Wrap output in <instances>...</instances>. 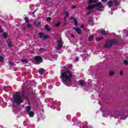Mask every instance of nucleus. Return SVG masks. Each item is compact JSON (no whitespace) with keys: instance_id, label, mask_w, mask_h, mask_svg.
Instances as JSON below:
<instances>
[{"instance_id":"nucleus-1","label":"nucleus","mask_w":128,"mask_h":128,"mask_svg":"<svg viewBox=\"0 0 128 128\" xmlns=\"http://www.w3.org/2000/svg\"><path fill=\"white\" fill-rule=\"evenodd\" d=\"M62 80L64 84L68 86H72V83L70 82V78H72V74L70 71L64 72L62 74Z\"/></svg>"},{"instance_id":"nucleus-2","label":"nucleus","mask_w":128,"mask_h":128,"mask_svg":"<svg viewBox=\"0 0 128 128\" xmlns=\"http://www.w3.org/2000/svg\"><path fill=\"white\" fill-rule=\"evenodd\" d=\"M20 94L22 96H24V86L22 87V91L21 92H16L14 94H13V100L15 104H20L22 102H24V100L22 98Z\"/></svg>"},{"instance_id":"nucleus-3","label":"nucleus","mask_w":128,"mask_h":128,"mask_svg":"<svg viewBox=\"0 0 128 128\" xmlns=\"http://www.w3.org/2000/svg\"><path fill=\"white\" fill-rule=\"evenodd\" d=\"M120 43L116 39H109L106 40L105 44L103 46L105 48H110L113 46H120Z\"/></svg>"},{"instance_id":"nucleus-4","label":"nucleus","mask_w":128,"mask_h":128,"mask_svg":"<svg viewBox=\"0 0 128 128\" xmlns=\"http://www.w3.org/2000/svg\"><path fill=\"white\" fill-rule=\"evenodd\" d=\"M94 8H98V10L100 12H102V8H104V6L102 5V4L101 3V2H96L95 4H94Z\"/></svg>"},{"instance_id":"nucleus-5","label":"nucleus","mask_w":128,"mask_h":128,"mask_svg":"<svg viewBox=\"0 0 128 128\" xmlns=\"http://www.w3.org/2000/svg\"><path fill=\"white\" fill-rule=\"evenodd\" d=\"M57 42H58V46L56 48L57 50H60L62 48V46L64 44V42H62V40L60 38H58L57 40Z\"/></svg>"},{"instance_id":"nucleus-6","label":"nucleus","mask_w":128,"mask_h":128,"mask_svg":"<svg viewBox=\"0 0 128 128\" xmlns=\"http://www.w3.org/2000/svg\"><path fill=\"white\" fill-rule=\"evenodd\" d=\"M34 59L36 64H41V62H42V58L40 56H34Z\"/></svg>"},{"instance_id":"nucleus-7","label":"nucleus","mask_w":128,"mask_h":128,"mask_svg":"<svg viewBox=\"0 0 128 128\" xmlns=\"http://www.w3.org/2000/svg\"><path fill=\"white\" fill-rule=\"evenodd\" d=\"M113 4L115 6H120V3L118 2L117 0H113Z\"/></svg>"},{"instance_id":"nucleus-8","label":"nucleus","mask_w":128,"mask_h":128,"mask_svg":"<svg viewBox=\"0 0 128 128\" xmlns=\"http://www.w3.org/2000/svg\"><path fill=\"white\" fill-rule=\"evenodd\" d=\"M94 5L93 4H90L89 6H88L87 7V10H94Z\"/></svg>"},{"instance_id":"nucleus-9","label":"nucleus","mask_w":128,"mask_h":128,"mask_svg":"<svg viewBox=\"0 0 128 128\" xmlns=\"http://www.w3.org/2000/svg\"><path fill=\"white\" fill-rule=\"evenodd\" d=\"M34 26H36V28H38V26H40V24H42V22H35L34 23Z\"/></svg>"},{"instance_id":"nucleus-10","label":"nucleus","mask_w":128,"mask_h":128,"mask_svg":"<svg viewBox=\"0 0 128 128\" xmlns=\"http://www.w3.org/2000/svg\"><path fill=\"white\" fill-rule=\"evenodd\" d=\"M27 114H28L30 118H34V111H30Z\"/></svg>"},{"instance_id":"nucleus-11","label":"nucleus","mask_w":128,"mask_h":128,"mask_svg":"<svg viewBox=\"0 0 128 128\" xmlns=\"http://www.w3.org/2000/svg\"><path fill=\"white\" fill-rule=\"evenodd\" d=\"M109 8H112L114 6V2L112 0H109L107 4Z\"/></svg>"},{"instance_id":"nucleus-12","label":"nucleus","mask_w":128,"mask_h":128,"mask_svg":"<svg viewBox=\"0 0 128 128\" xmlns=\"http://www.w3.org/2000/svg\"><path fill=\"white\" fill-rule=\"evenodd\" d=\"M74 30H75L78 34H82V30H80V28H74Z\"/></svg>"},{"instance_id":"nucleus-13","label":"nucleus","mask_w":128,"mask_h":128,"mask_svg":"<svg viewBox=\"0 0 128 128\" xmlns=\"http://www.w3.org/2000/svg\"><path fill=\"white\" fill-rule=\"evenodd\" d=\"M44 72H46V70L44 68H40L38 70V72L40 74H44Z\"/></svg>"},{"instance_id":"nucleus-14","label":"nucleus","mask_w":128,"mask_h":128,"mask_svg":"<svg viewBox=\"0 0 128 128\" xmlns=\"http://www.w3.org/2000/svg\"><path fill=\"white\" fill-rule=\"evenodd\" d=\"M7 44L8 48H12V41L10 40H7Z\"/></svg>"},{"instance_id":"nucleus-15","label":"nucleus","mask_w":128,"mask_h":128,"mask_svg":"<svg viewBox=\"0 0 128 128\" xmlns=\"http://www.w3.org/2000/svg\"><path fill=\"white\" fill-rule=\"evenodd\" d=\"M26 114H28V112H30V110H32V108H30V106H27L26 108Z\"/></svg>"},{"instance_id":"nucleus-16","label":"nucleus","mask_w":128,"mask_h":128,"mask_svg":"<svg viewBox=\"0 0 128 128\" xmlns=\"http://www.w3.org/2000/svg\"><path fill=\"white\" fill-rule=\"evenodd\" d=\"M96 2H98V0H89L88 2V4H96Z\"/></svg>"},{"instance_id":"nucleus-17","label":"nucleus","mask_w":128,"mask_h":128,"mask_svg":"<svg viewBox=\"0 0 128 128\" xmlns=\"http://www.w3.org/2000/svg\"><path fill=\"white\" fill-rule=\"evenodd\" d=\"M38 34L40 38H44V34L42 32H39Z\"/></svg>"},{"instance_id":"nucleus-18","label":"nucleus","mask_w":128,"mask_h":128,"mask_svg":"<svg viewBox=\"0 0 128 128\" xmlns=\"http://www.w3.org/2000/svg\"><path fill=\"white\" fill-rule=\"evenodd\" d=\"M94 35H90L89 36V38H88V42H92V40H94Z\"/></svg>"},{"instance_id":"nucleus-19","label":"nucleus","mask_w":128,"mask_h":128,"mask_svg":"<svg viewBox=\"0 0 128 128\" xmlns=\"http://www.w3.org/2000/svg\"><path fill=\"white\" fill-rule=\"evenodd\" d=\"M45 28L47 32H50L51 30V28L50 27H48V24L45 26Z\"/></svg>"},{"instance_id":"nucleus-20","label":"nucleus","mask_w":128,"mask_h":128,"mask_svg":"<svg viewBox=\"0 0 128 128\" xmlns=\"http://www.w3.org/2000/svg\"><path fill=\"white\" fill-rule=\"evenodd\" d=\"M101 34H102V36H106V34H106V32L102 30L101 31Z\"/></svg>"},{"instance_id":"nucleus-21","label":"nucleus","mask_w":128,"mask_h":128,"mask_svg":"<svg viewBox=\"0 0 128 128\" xmlns=\"http://www.w3.org/2000/svg\"><path fill=\"white\" fill-rule=\"evenodd\" d=\"M24 20L26 24H28V22H30V20H28V17L24 18Z\"/></svg>"},{"instance_id":"nucleus-22","label":"nucleus","mask_w":128,"mask_h":128,"mask_svg":"<svg viewBox=\"0 0 128 128\" xmlns=\"http://www.w3.org/2000/svg\"><path fill=\"white\" fill-rule=\"evenodd\" d=\"M74 26H78V20H76V18L74 19Z\"/></svg>"},{"instance_id":"nucleus-23","label":"nucleus","mask_w":128,"mask_h":128,"mask_svg":"<svg viewBox=\"0 0 128 128\" xmlns=\"http://www.w3.org/2000/svg\"><path fill=\"white\" fill-rule=\"evenodd\" d=\"M104 40V38L101 37V38H96V40L97 42H100V40Z\"/></svg>"},{"instance_id":"nucleus-24","label":"nucleus","mask_w":128,"mask_h":128,"mask_svg":"<svg viewBox=\"0 0 128 128\" xmlns=\"http://www.w3.org/2000/svg\"><path fill=\"white\" fill-rule=\"evenodd\" d=\"M50 38V36L48 35H44L43 37V40H46V38Z\"/></svg>"},{"instance_id":"nucleus-25","label":"nucleus","mask_w":128,"mask_h":128,"mask_svg":"<svg viewBox=\"0 0 128 128\" xmlns=\"http://www.w3.org/2000/svg\"><path fill=\"white\" fill-rule=\"evenodd\" d=\"M84 81L80 80L79 81V84L80 86H84Z\"/></svg>"},{"instance_id":"nucleus-26","label":"nucleus","mask_w":128,"mask_h":128,"mask_svg":"<svg viewBox=\"0 0 128 128\" xmlns=\"http://www.w3.org/2000/svg\"><path fill=\"white\" fill-rule=\"evenodd\" d=\"M3 36L4 38H8V34H6V32H4L3 34Z\"/></svg>"},{"instance_id":"nucleus-27","label":"nucleus","mask_w":128,"mask_h":128,"mask_svg":"<svg viewBox=\"0 0 128 128\" xmlns=\"http://www.w3.org/2000/svg\"><path fill=\"white\" fill-rule=\"evenodd\" d=\"M4 60V58L2 56H0V62H2Z\"/></svg>"},{"instance_id":"nucleus-28","label":"nucleus","mask_w":128,"mask_h":128,"mask_svg":"<svg viewBox=\"0 0 128 128\" xmlns=\"http://www.w3.org/2000/svg\"><path fill=\"white\" fill-rule=\"evenodd\" d=\"M114 72L110 71V76H114Z\"/></svg>"},{"instance_id":"nucleus-29","label":"nucleus","mask_w":128,"mask_h":128,"mask_svg":"<svg viewBox=\"0 0 128 128\" xmlns=\"http://www.w3.org/2000/svg\"><path fill=\"white\" fill-rule=\"evenodd\" d=\"M124 64H126V66H128V60H124Z\"/></svg>"},{"instance_id":"nucleus-30","label":"nucleus","mask_w":128,"mask_h":128,"mask_svg":"<svg viewBox=\"0 0 128 128\" xmlns=\"http://www.w3.org/2000/svg\"><path fill=\"white\" fill-rule=\"evenodd\" d=\"M70 14L68 13V12H66L65 15L66 18H68Z\"/></svg>"},{"instance_id":"nucleus-31","label":"nucleus","mask_w":128,"mask_h":128,"mask_svg":"<svg viewBox=\"0 0 128 128\" xmlns=\"http://www.w3.org/2000/svg\"><path fill=\"white\" fill-rule=\"evenodd\" d=\"M60 26V22H58L55 24V26H56V28H58Z\"/></svg>"},{"instance_id":"nucleus-32","label":"nucleus","mask_w":128,"mask_h":128,"mask_svg":"<svg viewBox=\"0 0 128 128\" xmlns=\"http://www.w3.org/2000/svg\"><path fill=\"white\" fill-rule=\"evenodd\" d=\"M52 20V18L50 17H48L46 18V21L47 22H50Z\"/></svg>"},{"instance_id":"nucleus-33","label":"nucleus","mask_w":128,"mask_h":128,"mask_svg":"<svg viewBox=\"0 0 128 128\" xmlns=\"http://www.w3.org/2000/svg\"><path fill=\"white\" fill-rule=\"evenodd\" d=\"M22 62H28V60L26 59L22 60Z\"/></svg>"},{"instance_id":"nucleus-34","label":"nucleus","mask_w":128,"mask_h":128,"mask_svg":"<svg viewBox=\"0 0 128 128\" xmlns=\"http://www.w3.org/2000/svg\"><path fill=\"white\" fill-rule=\"evenodd\" d=\"M32 26V24H27V28H30Z\"/></svg>"},{"instance_id":"nucleus-35","label":"nucleus","mask_w":128,"mask_h":128,"mask_svg":"<svg viewBox=\"0 0 128 128\" xmlns=\"http://www.w3.org/2000/svg\"><path fill=\"white\" fill-rule=\"evenodd\" d=\"M92 11H90L89 12H87L86 13V14H92Z\"/></svg>"},{"instance_id":"nucleus-36","label":"nucleus","mask_w":128,"mask_h":128,"mask_svg":"<svg viewBox=\"0 0 128 128\" xmlns=\"http://www.w3.org/2000/svg\"><path fill=\"white\" fill-rule=\"evenodd\" d=\"M9 64H10V66H14V64L13 62H9Z\"/></svg>"},{"instance_id":"nucleus-37","label":"nucleus","mask_w":128,"mask_h":128,"mask_svg":"<svg viewBox=\"0 0 128 128\" xmlns=\"http://www.w3.org/2000/svg\"><path fill=\"white\" fill-rule=\"evenodd\" d=\"M40 50H44V52H46V49L44 48H40Z\"/></svg>"},{"instance_id":"nucleus-38","label":"nucleus","mask_w":128,"mask_h":128,"mask_svg":"<svg viewBox=\"0 0 128 128\" xmlns=\"http://www.w3.org/2000/svg\"><path fill=\"white\" fill-rule=\"evenodd\" d=\"M63 26H66V22H63Z\"/></svg>"},{"instance_id":"nucleus-39","label":"nucleus","mask_w":128,"mask_h":128,"mask_svg":"<svg viewBox=\"0 0 128 128\" xmlns=\"http://www.w3.org/2000/svg\"><path fill=\"white\" fill-rule=\"evenodd\" d=\"M102 2H108V0H101Z\"/></svg>"},{"instance_id":"nucleus-40","label":"nucleus","mask_w":128,"mask_h":128,"mask_svg":"<svg viewBox=\"0 0 128 128\" xmlns=\"http://www.w3.org/2000/svg\"><path fill=\"white\" fill-rule=\"evenodd\" d=\"M120 76H122V71H120Z\"/></svg>"},{"instance_id":"nucleus-41","label":"nucleus","mask_w":128,"mask_h":128,"mask_svg":"<svg viewBox=\"0 0 128 128\" xmlns=\"http://www.w3.org/2000/svg\"><path fill=\"white\" fill-rule=\"evenodd\" d=\"M70 20H76V18H74V17H71L70 18Z\"/></svg>"},{"instance_id":"nucleus-42","label":"nucleus","mask_w":128,"mask_h":128,"mask_svg":"<svg viewBox=\"0 0 128 128\" xmlns=\"http://www.w3.org/2000/svg\"><path fill=\"white\" fill-rule=\"evenodd\" d=\"M26 30V27H24V28H22V30Z\"/></svg>"},{"instance_id":"nucleus-43","label":"nucleus","mask_w":128,"mask_h":128,"mask_svg":"<svg viewBox=\"0 0 128 128\" xmlns=\"http://www.w3.org/2000/svg\"><path fill=\"white\" fill-rule=\"evenodd\" d=\"M75 60H76V62H78V58H76Z\"/></svg>"},{"instance_id":"nucleus-44","label":"nucleus","mask_w":128,"mask_h":128,"mask_svg":"<svg viewBox=\"0 0 128 128\" xmlns=\"http://www.w3.org/2000/svg\"><path fill=\"white\" fill-rule=\"evenodd\" d=\"M72 8H76V6H72Z\"/></svg>"},{"instance_id":"nucleus-45","label":"nucleus","mask_w":128,"mask_h":128,"mask_svg":"<svg viewBox=\"0 0 128 128\" xmlns=\"http://www.w3.org/2000/svg\"><path fill=\"white\" fill-rule=\"evenodd\" d=\"M71 36H72V38H74V34H71Z\"/></svg>"},{"instance_id":"nucleus-46","label":"nucleus","mask_w":128,"mask_h":128,"mask_svg":"<svg viewBox=\"0 0 128 128\" xmlns=\"http://www.w3.org/2000/svg\"><path fill=\"white\" fill-rule=\"evenodd\" d=\"M81 28H84V26L82 24V25H81Z\"/></svg>"},{"instance_id":"nucleus-47","label":"nucleus","mask_w":128,"mask_h":128,"mask_svg":"<svg viewBox=\"0 0 128 128\" xmlns=\"http://www.w3.org/2000/svg\"><path fill=\"white\" fill-rule=\"evenodd\" d=\"M82 52H86V50H83Z\"/></svg>"},{"instance_id":"nucleus-48","label":"nucleus","mask_w":128,"mask_h":128,"mask_svg":"<svg viewBox=\"0 0 128 128\" xmlns=\"http://www.w3.org/2000/svg\"><path fill=\"white\" fill-rule=\"evenodd\" d=\"M36 10H34L33 12V14H34V12H36Z\"/></svg>"},{"instance_id":"nucleus-49","label":"nucleus","mask_w":128,"mask_h":128,"mask_svg":"<svg viewBox=\"0 0 128 128\" xmlns=\"http://www.w3.org/2000/svg\"><path fill=\"white\" fill-rule=\"evenodd\" d=\"M87 22H90V20H88Z\"/></svg>"},{"instance_id":"nucleus-50","label":"nucleus","mask_w":128,"mask_h":128,"mask_svg":"<svg viewBox=\"0 0 128 128\" xmlns=\"http://www.w3.org/2000/svg\"><path fill=\"white\" fill-rule=\"evenodd\" d=\"M28 104H30V100H28Z\"/></svg>"},{"instance_id":"nucleus-51","label":"nucleus","mask_w":128,"mask_h":128,"mask_svg":"<svg viewBox=\"0 0 128 128\" xmlns=\"http://www.w3.org/2000/svg\"><path fill=\"white\" fill-rule=\"evenodd\" d=\"M66 18H67V17H66V16H65V17H64V20H66Z\"/></svg>"},{"instance_id":"nucleus-52","label":"nucleus","mask_w":128,"mask_h":128,"mask_svg":"<svg viewBox=\"0 0 128 128\" xmlns=\"http://www.w3.org/2000/svg\"><path fill=\"white\" fill-rule=\"evenodd\" d=\"M103 116H104V114H103Z\"/></svg>"}]
</instances>
